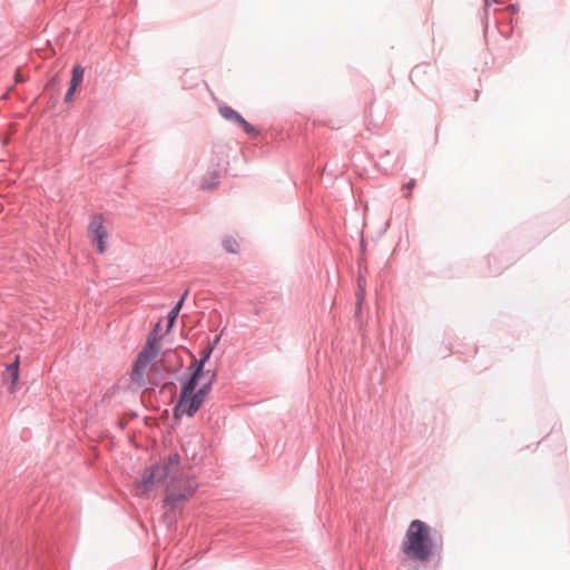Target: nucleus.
I'll list each match as a JSON object with an SVG mask.
<instances>
[{
  "label": "nucleus",
  "mask_w": 570,
  "mask_h": 570,
  "mask_svg": "<svg viewBox=\"0 0 570 570\" xmlns=\"http://www.w3.org/2000/svg\"><path fill=\"white\" fill-rule=\"evenodd\" d=\"M167 479L169 482L165 489L164 509L166 514H170L194 495L198 484L194 478L181 473L178 453L169 454L163 461L147 466L141 474V485L145 491H151Z\"/></svg>",
  "instance_id": "1"
},
{
  "label": "nucleus",
  "mask_w": 570,
  "mask_h": 570,
  "mask_svg": "<svg viewBox=\"0 0 570 570\" xmlns=\"http://www.w3.org/2000/svg\"><path fill=\"white\" fill-rule=\"evenodd\" d=\"M434 551L431 528L421 520H413L402 542V552L410 560L428 561Z\"/></svg>",
  "instance_id": "2"
},
{
  "label": "nucleus",
  "mask_w": 570,
  "mask_h": 570,
  "mask_svg": "<svg viewBox=\"0 0 570 570\" xmlns=\"http://www.w3.org/2000/svg\"><path fill=\"white\" fill-rule=\"evenodd\" d=\"M159 336H156L154 333H149L145 345L141 351L137 354L134 366L131 371V381L139 386H144L146 384L145 380V370L147 365L154 361L159 353Z\"/></svg>",
  "instance_id": "3"
},
{
  "label": "nucleus",
  "mask_w": 570,
  "mask_h": 570,
  "mask_svg": "<svg viewBox=\"0 0 570 570\" xmlns=\"http://www.w3.org/2000/svg\"><path fill=\"white\" fill-rule=\"evenodd\" d=\"M210 391L212 381H207L198 390H194L185 400H178L174 407V417L176 420H179L183 415L193 417L202 407Z\"/></svg>",
  "instance_id": "4"
},
{
  "label": "nucleus",
  "mask_w": 570,
  "mask_h": 570,
  "mask_svg": "<svg viewBox=\"0 0 570 570\" xmlns=\"http://www.w3.org/2000/svg\"><path fill=\"white\" fill-rule=\"evenodd\" d=\"M88 235L99 254L106 252L107 230L104 227L102 215H95L88 226Z\"/></svg>",
  "instance_id": "5"
},
{
  "label": "nucleus",
  "mask_w": 570,
  "mask_h": 570,
  "mask_svg": "<svg viewBox=\"0 0 570 570\" xmlns=\"http://www.w3.org/2000/svg\"><path fill=\"white\" fill-rule=\"evenodd\" d=\"M219 115L225 119V120H228L233 124H236L238 125L239 127L243 128V130L247 134V135H257L258 134V130L256 129L255 126H253L252 124H249L238 111H236L235 109H233L232 107L229 106H220L219 107Z\"/></svg>",
  "instance_id": "6"
},
{
  "label": "nucleus",
  "mask_w": 570,
  "mask_h": 570,
  "mask_svg": "<svg viewBox=\"0 0 570 570\" xmlns=\"http://www.w3.org/2000/svg\"><path fill=\"white\" fill-rule=\"evenodd\" d=\"M202 375L198 372L185 371L184 375L179 377L180 393L178 400H185L186 396L196 390Z\"/></svg>",
  "instance_id": "7"
},
{
  "label": "nucleus",
  "mask_w": 570,
  "mask_h": 570,
  "mask_svg": "<svg viewBox=\"0 0 570 570\" xmlns=\"http://www.w3.org/2000/svg\"><path fill=\"white\" fill-rule=\"evenodd\" d=\"M19 364H20L19 356H17L16 360L12 363H10L6 370L8 379L11 382V387H10L11 392L14 391V386L19 381Z\"/></svg>",
  "instance_id": "8"
},
{
  "label": "nucleus",
  "mask_w": 570,
  "mask_h": 570,
  "mask_svg": "<svg viewBox=\"0 0 570 570\" xmlns=\"http://www.w3.org/2000/svg\"><path fill=\"white\" fill-rule=\"evenodd\" d=\"M188 295V291H185V293L183 294V296L180 297V299L175 304V306L170 309V312L168 313V330L167 331H170L173 328V326L175 325L176 323V320L178 317V314L183 307V304L185 302V298L187 297Z\"/></svg>",
  "instance_id": "9"
},
{
  "label": "nucleus",
  "mask_w": 570,
  "mask_h": 570,
  "mask_svg": "<svg viewBox=\"0 0 570 570\" xmlns=\"http://www.w3.org/2000/svg\"><path fill=\"white\" fill-rule=\"evenodd\" d=\"M223 247L227 253L237 254L239 252V244L233 236H226L223 239Z\"/></svg>",
  "instance_id": "10"
},
{
  "label": "nucleus",
  "mask_w": 570,
  "mask_h": 570,
  "mask_svg": "<svg viewBox=\"0 0 570 570\" xmlns=\"http://www.w3.org/2000/svg\"><path fill=\"white\" fill-rule=\"evenodd\" d=\"M85 75V69L80 65H75L71 70V80L70 85L78 87L82 81Z\"/></svg>",
  "instance_id": "11"
},
{
  "label": "nucleus",
  "mask_w": 570,
  "mask_h": 570,
  "mask_svg": "<svg viewBox=\"0 0 570 570\" xmlns=\"http://www.w3.org/2000/svg\"><path fill=\"white\" fill-rule=\"evenodd\" d=\"M190 356L193 357L194 360V364H190L189 366H187V371H193V372H198L199 375H204L205 373V362H203L200 360V357H196L193 353H190Z\"/></svg>",
  "instance_id": "12"
},
{
  "label": "nucleus",
  "mask_w": 570,
  "mask_h": 570,
  "mask_svg": "<svg viewBox=\"0 0 570 570\" xmlns=\"http://www.w3.org/2000/svg\"><path fill=\"white\" fill-rule=\"evenodd\" d=\"M219 336H216L215 340L213 341V343H210L209 345H207L205 348H203L199 353V357L203 362L207 363L208 360L212 356V353L216 346V344L218 343L219 341Z\"/></svg>",
  "instance_id": "13"
},
{
  "label": "nucleus",
  "mask_w": 570,
  "mask_h": 570,
  "mask_svg": "<svg viewBox=\"0 0 570 570\" xmlns=\"http://www.w3.org/2000/svg\"><path fill=\"white\" fill-rule=\"evenodd\" d=\"M77 90V87L72 86V85H69V88L65 95V102H70L72 99H73V95Z\"/></svg>",
  "instance_id": "14"
},
{
  "label": "nucleus",
  "mask_w": 570,
  "mask_h": 570,
  "mask_svg": "<svg viewBox=\"0 0 570 570\" xmlns=\"http://www.w3.org/2000/svg\"><path fill=\"white\" fill-rule=\"evenodd\" d=\"M217 184H218V176H216V180L215 181L204 180L202 183V188L203 189H210V188L215 187Z\"/></svg>",
  "instance_id": "15"
},
{
  "label": "nucleus",
  "mask_w": 570,
  "mask_h": 570,
  "mask_svg": "<svg viewBox=\"0 0 570 570\" xmlns=\"http://www.w3.org/2000/svg\"><path fill=\"white\" fill-rule=\"evenodd\" d=\"M206 374H207V375H209V376H208V381H212V384H213V383H214V381H215V379H216V372H209V371H207V372H206Z\"/></svg>",
  "instance_id": "16"
},
{
  "label": "nucleus",
  "mask_w": 570,
  "mask_h": 570,
  "mask_svg": "<svg viewBox=\"0 0 570 570\" xmlns=\"http://www.w3.org/2000/svg\"><path fill=\"white\" fill-rule=\"evenodd\" d=\"M414 185H415V180L411 179L407 184L404 185V188L410 190L411 188H413Z\"/></svg>",
  "instance_id": "17"
},
{
  "label": "nucleus",
  "mask_w": 570,
  "mask_h": 570,
  "mask_svg": "<svg viewBox=\"0 0 570 570\" xmlns=\"http://www.w3.org/2000/svg\"><path fill=\"white\" fill-rule=\"evenodd\" d=\"M159 328H160V323L158 322L150 333H154L156 336H158L157 333H158Z\"/></svg>",
  "instance_id": "18"
},
{
  "label": "nucleus",
  "mask_w": 570,
  "mask_h": 570,
  "mask_svg": "<svg viewBox=\"0 0 570 570\" xmlns=\"http://www.w3.org/2000/svg\"><path fill=\"white\" fill-rule=\"evenodd\" d=\"M497 2H498L497 0H485V6L490 7V6H492L493 3H497Z\"/></svg>",
  "instance_id": "19"
},
{
  "label": "nucleus",
  "mask_w": 570,
  "mask_h": 570,
  "mask_svg": "<svg viewBox=\"0 0 570 570\" xmlns=\"http://www.w3.org/2000/svg\"><path fill=\"white\" fill-rule=\"evenodd\" d=\"M180 365L175 370H168L169 373L175 374L179 370Z\"/></svg>",
  "instance_id": "20"
},
{
  "label": "nucleus",
  "mask_w": 570,
  "mask_h": 570,
  "mask_svg": "<svg viewBox=\"0 0 570 570\" xmlns=\"http://www.w3.org/2000/svg\"><path fill=\"white\" fill-rule=\"evenodd\" d=\"M168 385H174V383L173 382L165 383L164 387H167Z\"/></svg>",
  "instance_id": "21"
}]
</instances>
